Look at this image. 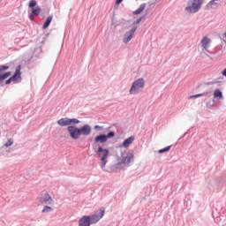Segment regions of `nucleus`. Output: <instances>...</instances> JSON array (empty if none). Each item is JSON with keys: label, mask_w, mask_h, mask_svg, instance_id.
Here are the masks:
<instances>
[{"label": "nucleus", "mask_w": 226, "mask_h": 226, "mask_svg": "<svg viewBox=\"0 0 226 226\" xmlns=\"http://www.w3.org/2000/svg\"><path fill=\"white\" fill-rule=\"evenodd\" d=\"M202 4H204V0H189L185 7V11L187 13H197L202 8Z\"/></svg>", "instance_id": "f257e3e1"}, {"label": "nucleus", "mask_w": 226, "mask_h": 226, "mask_svg": "<svg viewBox=\"0 0 226 226\" xmlns=\"http://www.w3.org/2000/svg\"><path fill=\"white\" fill-rule=\"evenodd\" d=\"M145 85H146V81L142 78L135 80L132 83V86L130 89V94H138V93H140L141 89H144Z\"/></svg>", "instance_id": "f03ea898"}, {"label": "nucleus", "mask_w": 226, "mask_h": 226, "mask_svg": "<svg viewBox=\"0 0 226 226\" xmlns=\"http://www.w3.org/2000/svg\"><path fill=\"white\" fill-rule=\"evenodd\" d=\"M96 153L101 162H102L101 165L102 169H105V166L107 165V158H109V149L100 147Z\"/></svg>", "instance_id": "7ed1b4c3"}, {"label": "nucleus", "mask_w": 226, "mask_h": 226, "mask_svg": "<svg viewBox=\"0 0 226 226\" xmlns=\"http://www.w3.org/2000/svg\"><path fill=\"white\" fill-rule=\"evenodd\" d=\"M38 200L41 204H54L52 196H50L47 191H42L41 192V195L38 197Z\"/></svg>", "instance_id": "20e7f679"}, {"label": "nucleus", "mask_w": 226, "mask_h": 226, "mask_svg": "<svg viewBox=\"0 0 226 226\" xmlns=\"http://www.w3.org/2000/svg\"><path fill=\"white\" fill-rule=\"evenodd\" d=\"M21 70H22V66L19 65L16 68V72H15L14 75L12 77H11L9 79H7L5 81V84L6 85L11 84V82H14L16 84V82H20V80L22 79H21L22 72H20Z\"/></svg>", "instance_id": "39448f33"}, {"label": "nucleus", "mask_w": 226, "mask_h": 226, "mask_svg": "<svg viewBox=\"0 0 226 226\" xmlns=\"http://www.w3.org/2000/svg\"><path fill=\"white\" fill-rule=\"evenodd\" d=\"M105 215V207H101L100 212H95L94 215H90V224L94 225V223H98L103 215Z\"/></svg>", "instance_id": "423d86ee"}, {"label": "nucleus", "mask_w": 226, "mask_h": 226, "mask_svg": "<svg viewBox=\"0 0 226 226\" xmlns=\"http://www.w3.org/2000/svg\"><path fill=\"white\" fill-rule=\"evenodd\" d=\"M67 131L70 134V137L74 140L80 139V128L75 125H70L67 127Z\"/></svg>", "instance_id": "0eeeda50"}, {"label": "nucleus", "mask_w": 226, "mask_h": 226, "mask_svg": "<svg viewBox=\"0 0 226 226\" xmlns=\"http://www.w3.org/2000/svg\"><path fill=\"white\" fill-rule=\"evenodd\" d=\"M133 158H135V154L133 153H128L127 156L122 155L121 162H118L116 165L119 167L120 165H130L132 162H133Z\"/></svg>", "instance_id": "6e6552de"}, {"label": "nucleus", "mask_w": 226, "mask_h": 226, "mask_svg": "<svg viewBox=\"0 0 226 226\" xmlns=\"http://www.w3.org/2000/svg\"><path fill=\"white\" fill-rule=\"evenodd\" d=\"M137 31V26H133L129 32H126L124 35V43H128L132 41V38H133V34Z\"/></svg>", "instance_id": "1a4fd4ad"}, {"label": "nucleus", "mask_w": 226, "mask_h": 226, "mask_svg": "<svg viewBox=\"0 0 226 226\" xmlns=\"http://www.w3.org/2000/svg\"><path fill=\"white\" fill-rule=\"evenodd\" d=\"M91 125L85 124L79 128V133L80 135H84L85 137H87V135H91Z\"/></svg>", "instance_id": "9d476101"}, {"label": "nucleus", "mask_w": 226, "mask_h": 226, "mask_svg": "<svg viewBox=\"0 0 226 226\" xmlns=\"http://www.w3.org/2000/svg\"><path fill=\"white\" fill-rule=\"evenodd\" d=\"M79 226H91V217L89 215L82 216L79 221Z\"/></svg>", "instance_id": "9b49d317"}, {"label": "nucleus", "mask_w": 226, "mask_h": 226, "mask_svg": "<svg viewBox=\"0 0 226 226\" xmlns=\"http://www.w3.org/2000/svg\"><path fill=\"white\" fill-rule=\"evenodd\" d=\"M220 0H212L206 5V10H216L220 6Z\"/></svg>", "instance_id": "f8f14e48"}, {"label": "nucleus", "mask_w": 226, "mask_h": 226, "mask_svg": "<svg viewBox=\"0 0 226 226\" xmlns=\"http://www.w3.org/2000/svg\"><path fill=\"white\" fill-rule=\"evenodd\" d=\"M209 45H211V39L207 36L203 37L201 40V47L204 50H207V49H209Z\"/></svg>", "instance_id": "ddd939ff"}, {"label": "nucleus", "mask_w": 226, "mask_h": 226, "mask_svg": "<svg viewBox=\"0 0 226 226\" xmlns=\"http://www.w3.org/2000/svg\"><path fill=\"white\" fill-rule=\"evenodd\" d=\"M135 141V136H131L128 139H124L122 147H128L129 146H132L133 142Z\"/></svg>", "instance_id": "4468645a"}, {"label": "nucleus", "mask_w": 226, "mask_h": 226, "mask_svg": "<svg viewBox=\"0 0 226 226\" xmlns=\"http://www.w3.org/2000/svg\"><path fill=\"white\" fill-rule=\"evenodd\" d=\"M94 142L95 143L100 142L101 144H105V142H107V135L101 134L99 136H96L94 139Z\"/></svg>", "instance_id": "2eb2a0df"}, {"label": "nucleus", "mask_w": 226, "mask_h": 226, "mask_svg": "<svg viewBox=\"0 0 226 226\" xmlns=\"http://www.w3.org/2000/svg\"><path fill=\"white\" fill-rule=\"evenodd\" d=\"M57 124H59V126H70V118L68 117L60 118L57 121Z\"/></svg>", "instance_id": "dca6fc26"}, {"label": "nucleus", "mask_w": 226, "mask_h": 226, "mask_svg": "<svg viewBox=\"0 0 226 226\" xmlns=\"http://www.w3.org/2000/svg\"><path fill=\"white\" fill-rule=\"evenodd\" d=\"M214 98H217L218 100L223 99V94L222 93V90L215 89L214 91Z\"/></svg>", "instance_id": "f3484780"}, {"label": "nucleus", "mask_w": 226, "mask_h": 226, "mask_svg": "<svg viewBox=\"0 0 226 226\" xmlns=\"http://www.w3.org/2000/svg\"><path fill=\"white\" fill-rule=\"evenodd\" d=\"M146 10V4H142L139 9L133 11V15H140Z\"/></svg>", "instance_id": "a211bd4d"}, {"label": "nucleus", "mask_w": 226, "mask_h": 226, "mask_svg": "<svg viewBox=\"0 0 226 226\" xmlns=\"http://www.w3.org/2000/svg\"><path fill=\"white\" fill-rule=\"evenodd\" d=\"M52 16H49L45 21V23L42 26V29H47L49 26H50V22H52Z\"/></svg>", "instance_id": "6ab92c4d"}, {"label": "nucleus", "mask_w": 226, "mask_h": 226, "mask_svg": "<svg viewBox=\"0 0 226 226\" xmlns=\"http://www.w3.org/2000/svg\"><path fill=\"white\" fill-rule=\"evenodd\" d=\"M32 13H33V15H36L38 17V15H40V13H41V8H40V6L34 7L32 9Z\"/></svg>", "instance_id": "aec40b11"}, {"label": "nucleus", "mask_w": 226, "mask_h": 226, "mask_svg": "<svg viewBox=\"0 0 226 226\" xmlns=\"http://www.w3.org/2000/svg\"><path fill=\"white\" fill-rule=\"evenodd\" d=\"M208 93L207 92H204L202 94H194V95H191L190 99H193V98H200V96H207Z\"/></svg>", "instance_id": "412c9836"}, {"label": "nucleus", "mask_w": 226, "mask_h": 226, "mask_svg": "<svg viewBox=\"0 0 226 226\" xmlns=\"http://www.w3.org/2000/svg\"><path fill=\"white\" fill-rule=\"evenodd\" d=\"M80 121L77 118H69V124H79Z\"/></svg>", "instance_id": "4be33fe9"}, {"label": "nucleus", "mask_w": 226, "mask_h": 226, "mask_svg": "<svg viewBox=\"0 0 226 226\" xmlns=\"http://www.w3.org/2000/svg\"><path fill=\"white\" fill-rule=\"evenodd\" d=\"M36 4H38L36 0H31L29 2L28 8H31L33 10V8L36 7Z\"/></svg>", "instance_id": "5701e85b"}, {"label": "nucleus", "mask_w": 226, "mask_h": 226, "mask_svg": "<svg viewBox=\"0 0 226 226\" xmlns=\"http://www.w3.org/2000/svg\"><path fill=\"white\" fill-rule=\"evenodd\" d=\"M170 147H172V146L166 147L165 148L160 149L158 153L160 154H162V153H168V151H170Z\"/></svg>", "instance_id": "b1692460"}, {"label": "nucleus", "mask_w": 226, "mask_h": 226, "mask_svg": "<svg viewBox=\"0 0 226 226\" xmlns=\"http://www.w3.org/2000/svg\"><path fill=\"white\" fill-rule=\"evenodd\" d=\"M50 211H54V208L49 206H45L41 213H50Z\"/></svg>", "instance_id": "393cba45"}, {"label": "nucleus", "mask_w": 226, "mask_h": 226, "mask_svg": "<svg viewBox=\"0 0 226 226\" xmlns=\"http://www.w3.org/2000/svg\"><path fill=\"white\" fill-rule=\"evenodd\" d=\"M13 139H10L4 146V147H10V146H13Z\"/></svg>", "instance_id": "a878e982"}, {"label": "nucleus", "mask_w": 226, "mask_h": 226, "mask_svg": "<svg viewBox=\"0 0 226 226\" xmlns=\"http://www.w3.org/2000/svg\"><path fill=\"white\" fill-rule=\"evenodd\" d=\"M116 135V133H114V132H110L106 135V140H109V139H112L114 138Z\"/></svg>", "instance_id": "bb28decb"}, {"label": "nucleus", "mask_w": 226, "mask_h": 226, "mask_svg": "<svg viewBox=\"0 0 226 226\" xmlns=\"http://www.w3.org/2000/svg\"><path fill=\"white\" fill-rule=\"evenodd\" d=\"M102 126H100V125H95L94 126V130H102Z\"/></svg>", "instance_id": "cd10ccee"}, {"label": "nucleus", "mask_w": 226, "mask_h": 226, "mask_svg": "<svg viewBox=\"0 0 226 226\" xmlns=\"http://www.w3.org/2000/svg\"><path fill=\"white\" fill-rule=\"evenodd\" d=\"M142 21V18H139L138 20H136L133 24H140Z\"/></svg>", "instance_id": "c85d7f7f"}, {"label": "nucleus", "mask_w": 226, "mask_h": 226, "mask_svg": "<svg viewBox=\"0 0 226 226\" xmlns=\"http://www.w3.org/2000/svg\"><path fill=\"white\" fill-rule=\"evenodd\" d=\"M121 3H123V0H117L116 1V4H121Z\"/></svg>", "instance_id": "c756f323"}, {"label": "nucleus", "mask_w": 226, "mask_h": 226, "mask_svg": "<svg viewBox=\"0 0 226 226\" xmlns=\"http://www.w3.org/2000/svg\"><path fill=\"white\" fill-rule=\"evenodd\" d=\"M34 14H33V12H32V14L29 15L30 20H34Z\"/></svg>", "instance_id": "7c9ffc66"}, {"label": "nucleus", "mask_w": 226, "mask_h": 226, "mask_svg": "<svg viewBox=\"0 0 226 226\" xmlns=\"http://www.w3.org/2000/svg\"><path fill=\"white\" fill-rule=\"evenodd\" d=\"M222 74L223 75V77H226V68L222 71Z\"/></svg>", "instance_id": "2f4dec72"}]
</instances>
